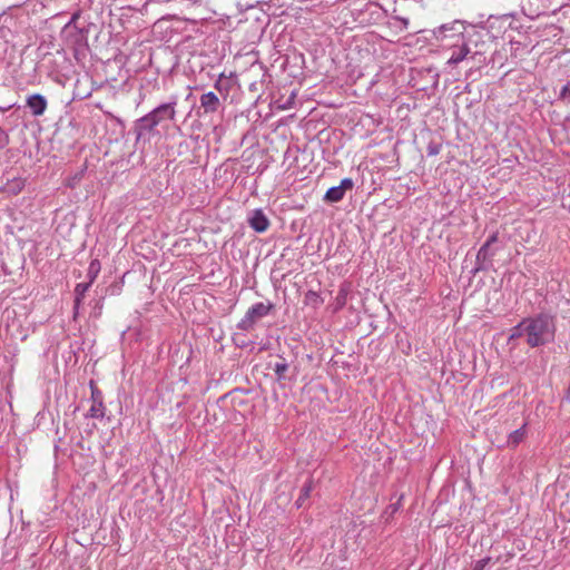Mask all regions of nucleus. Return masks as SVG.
<instances>
[{
	"instance_id": "f257e3e1",
	"label": "nucleus",
	"mask_w": 570,
	"mask_h": 570,
	"mask_svg": "<svg viewBox=\"0 0 570 570\" xmlns=\"http://www.w3.org/2000/svg\"><path fill=\"white\" fill-rule=\"evenodd\" d=\"M484 33L481 30L470 27L469 33L463 39L449 43V49L452 50L450 58L446 61L448 66H458L465 59L478 60L481 62L480 57L483 56V47L485 45Z\"/></svg>"
},
{
	"instance_id": "f03ea898",
	"label": "nucleus",
	"mask_w": 570,
	"mask_h": 570,
	"mask_svg": "<svg viewBox=\"0 0 570 570\" xmlns=\"http://www.w3.org/2000/svg\"><path fill=\"white\" fill-rule=\"evenodd\" d=\"M525 342L534 348L544 346L554 341L556 322L549 313H539L533 316L524 317Z\"/></svg>"
},
{
	"instance_id": "7ed1b4c3",
	"label": "nucleus",
	"mask_w": 570,
	"mask_h": 570,
	"mask_svg": "<svg viewBox=\"0 0 570 570\" xmlns=\"http://www.w3.org/2000/svg\"><path fill=\"white\" fill-rule=\"evenodd\" d=\"M466 22L463 20H453L443 23L432 30V37L440 42L443 48H449L450 42L460 41L469 33Z\"/></svg>"
},
{
	"instance_id": "20e7f679",
	"label": "nucleus",
	"mask_w": 570,
	"mask_h": 570,
	"mask_svg": "<svg viewBox=\"0 0 570 570\" xmlns=\"http://www.w3.org/2000/svg\"><path fill=\"white\" fill-rule=\"evenodd\" d=\"M499 242V233L494 232L492 233L485 243L480 247L475 265L473 269L471 271L472 275H476L480 272H487L492 268L493 266V257L497 255V253L500 250V246H497Z\"/></svg>"
},
{
	"instance_id": "39448f33",
	"label": "nucleus",
	"mask_w": 570,
	"mask_h": 570,
	"mask_svg": "<svg viewBox=\"0 0 570 570\" xmlns=\"http://www.w3.org/2000/svg\"><path fill=\"white\" fill-rule=\"evenodd\" d=\"M273 304L255 303L246 312L245 316L238 322L237 328L240 331H250L254 328L255 323L267 316L273 308Z\"/></svg>"
},
{
	"instance_id": "423d86ee",
	"label": "nucleus",
	"mask_w": 570,
	"mask_h": 570,
	"mask_svg": "<svg viewBox=\"0 0 570 570\" xmlns=\"http://www.w3.org/2000/svg\"><path fill=\"white\" fill-rule=\"evenodd\" d=\"M178 99L176 96H171L168 102H164L155 107L148 114L153 117L156 124L161 125L167 120H175L176 118V107Z\"/></svg>"
},
{
	"instance_id": "0eeeda50",
	"label": "nucleus",
	"mask_w": 570,
	"mask_h": 570,
	"mask_svg": "<svg viewBox=\"0 0 570 570\" xmlns=\"http://www.w3.org/2000/svg\"><path fill=\"white\" fill-rule=\"evenodd\" d=\"M158 124L153 119L149 114L138 118L134 122L132 131L136 137V142L149 139V136L156 131Z\"/></svg>"
},
{
	"instance_id": "6e6552de",
	"label": "nucleus",
	"mask_w": 570,
	"mask_h": 570,
	"mask_svg": "<svg viewBox=\"0 0 570 570\" xmlns=\"http://www.w3.org/2000/svg\"><path fill=\"white\" fill-rule=\"evenodd\" d=\"M354 187V181L352 178H344L341 180L340 185L333 186L327 189V191L324 195V202L325 203H338L341 202L347 190H352Z\"/></svg>"
},
{
	"instance_id": "1a4fd4ad",
	"label": "nucleus",
	"mask_w": 570,
	"mask_h": 570,
	"mask_svg": "<svg viewBox=\"0 0 570 570\" xmlns=\"http://www.w3.org/2000/svg\"><path fill=\"white\" fill-rule=\"evenodd\" d=\"M26 106L31 110L35 117H39L45 114L48 102L45 96L33 94L27 97Z\"/></svg>"
},
{
	"instance_id": "9d476101",
	"label": "nucleus",
	"mask_w": 570,
	"mask_h": 570,
	"mask_svg": "<svg viewBox=\"0 0 570 570\" xmlns=\"http://www.w3.org/2000/svg\"><path fill=\"white\" fill-rule=\"evenodd\" d=\"M199 102L200 109L204 110V114H214L218 111L222 105L218 96L213 91L203 94L200 96Z\"/></svg>"
},
{
	"instance_id": "9b49d317",
	"label": "nucleus",
	"mask_w": 570,
	"mask_h": 570,
	"mask_svg": "<svg viewBox=\"0 0 570 570\" xmlns=\"http://www.w3.org/2000/svg\"><path fill=\"white\" fill-rule=\"evenodd\" d=\"M248 224L256 233H264L269 227V220L262 209L252 212Z\"/></svg>"
},
{
	"instance_id": "f8f14e48",
	"label": "nucleus",
	"mask_w": 570,
	"mask_h": 570,
	"mask_svg": "<svg viewBox=\"0 0 570 570\" xmlns=\"http://www.w3.org/2000/svg\"><path fill=\"white\" fill-rule=\"evenodd\" d=\"M527 424L524 423L521 428L512 431L508 435L507 445L509 448H515L518 446L525 438L527 434Z\"/></svg>"
},
{
	"instance_id": "ddd939ff",
	"label": "nucleus",
	"mask_w": 570,
	"mask_h": 570,
	"mask_svg": "<svg viewBox=\"0 0 570 570\" xmlns=\"http://www.w3.org/2000/svg\"><path fill=\"white\" fill-rule=\"evenodd\" d=\"M91 286V281L87 283H78L75 287V309L80 307L81 301L85 297L86 292Z\"/></svg>"
},
{
	"instance_id": "4468645a",
	"label": "nucleus",
	"mask_w": 570,
	"mask_h": 570,
	"mask_svg": "<svg viewBox=\"0 0 570 570\" xmlns=\"http://www.w3.org/2000/svg\"><path fill=\"white\" fill-rule=\"evenodd\" d=\"M105 416V405L104 402H91V406L86 414V417L91 419H102Z\"/></svg>"
},
{
	"instance_id": "2eb2a0df",
	"label": "nucleus",
	"mask_w": 570,
	"mask_h": 570,
	"mask_svg": "<svg viewBox=\"0 0 570 570\" xmlns=\"http://www.w3.org/2000/svg\"><path fill=\"white\" fill-rule=\"evenodd\" d=\"M524 336L525 337V324H524V318L519 323L517 324L515 326H513L510 331V335L508 337V343H511L512 341L517 340V338H520Z\"/></svg>"
},
{
	"instance_id": "dca6fc26",
	"label": "nucleus",
	"mask_w": 570,
	"mask_h": 570,
	"mask_svg": "<svg viewBox=\"0 0 570 570\" xmlns=\"http://www.w3.org/2000/svg\"><path fill=\"white\" fill-rule=\"evenodd\" d=\"M281 362L275 363L273 370L278 381L285 379V373L288 370V364L284 357L279 356Z\"/></svg>"
},
{
	"instance_id": "f3484780",
	"label": "nucleus",
	"mask_w": 570,
	"mask_h": 570,
	"mask_svg": "<svg viewBox=\"0 0 570 570\" xmlns=\"http://www.w3.org/2000/svg\"><path fill=\"white\" fill-rule=\"evenodd\" d=\"M312 482H306L303 488L301 489V493H299V497L298 499L296 500V505L297 508H301L303 505V502L309 498L311 495V492H312Z\"/></svg>"
},
{
	"instance_id": "a211bd4d",
	"label": "nucleus",
	"mask_w": 570,
	"mask_h": 570,
	"mask_svg": "<svg viewBox=\"0 0 570 570\" xmlns=\"http://www.w3.org/2000/svg\"><path fill=\"white\" fill-rule=\"evenodd\" d=\"M313 3L311 7H306V10L313 11V12H323L325 9H327L331 3L328 1L321 0L320 2H315L316 0H311Z\"/></svg>"
},
{
	"instance_id": "6ab92c4d",
	"label": "nucleus",
	"mask_w": 570,
	"mask_h": 570,
	"mask_svg": "<svg viewBox=\"0 0 570 570\" xmlns=\"http://www.w3.org/2000/svg\"><path fill=\"white\" fill-rule=\"evenodd\" d=\"M99 271H100V263L97 259L92 261L90 263V266H89V269H88V275L90 277L89 281H91V283L97 277Z\"/></svg>"
},
{
	"instance_id": "aec40b11",
	"label": "nucleus",
	"mask_w": 570,
	"mask_h": 570,
	"mask_svg": "<svg viewBox=\"0 0 570 570\" xmlns=\"http://www.w3.org/2000/svg\"><path fill=\"white\" fill-rule=\"evenodd\" d=\"M442 145L435 141H430L426 147L428 156H436L440 154Z\"/></svg>"
},
{
	"instance_id": "412c9836",
	"label": "nucleus",
	"mask_w": 570,
	"mask_h": 570,
	"mask_svg": "<svg viewBox=\"0 0 570 570\" xmlns=\"http://www.w3.org/2000/svg\"><path fill=\"white\" fill-rule=\"evenodd\" d=\"M90 389H91V402H104L102 401V393L101 391L94 384V382H90Z\"/></svg>"
},
{
	"instance_id": "4be33fe9",
	"label": "nucleus",
	"mask_w": 570,
	"mask_h": 570,
	"mask_svg": "<svg viewBox=\"0 0 570 570\" xmlns=\"http://www.w3.org/2000/svg\"><path fill=\"white\" fill-rule=\"evenodd\" d=\"M560 99L570 104V81H568L560 91Z\"/></svg>"
},
{
	"instance_id": "5701e85b",
	"label": "nucleus",
	"mask_w": 570,
	"mask_h": 570,
	"mask_svg": "<svg viewBox=\"0 0 570 570\" xmlns=\"http://www.w3.org/2000/svg\"><path fill=\"white\" fill-rule=\"evenodd\" d=\"M490 560L489 557L478 560L472 570H484Z\"/></svg>"
},
{
	"instance_id": "b1692460",
	"label": "nucleus",
	"mask_w": 570,
	"mask_h": 570,
	"mask_svg": "<svg viewBox=\"0 0 570 570\" xmlns=\"http://www.w3.org/2000/svg\"><path fill=\"white\" fill-rule=\"evenodd\" d=\"M215 88L218 90V91H227V87L225 86L224 83V75L222 73L218 78V80L215 82Z\"/></svg>"
},
{
	"instance_id": "393cba45",
	"label": "nucleus",
	"mask_w": 570,
	"mask_h": 570,
	"mask_svg": "<svg viewBox=\"0 0 570 570\" xmlns=\"http://www.w3.org/2000/svg\"><path fill=\"white\" fill-rule=\"evenodd\" d=\"M8 142V135L3 128L0 127V148H3Z\"/></svg>"
},
{
	"instance_id": "a878e982",
	"label": "nucleus",
	"mask_w": 570,
	"mask_h": 570,
	"mask_svg": "<svg viewBox=\"0 0 570 570\" xmlns=\"http://www.w3.org/2000/svg\"><path fill=\"white\" fill-rule=\"evenodd\" d=\"M397 20L402 22L404 29L407 28V26H409V19L407 18L399 17Z\"/></svg>"
},
{
	"instance_id": "bb28decb",
	"label": "nucleus",
	"mask_w": 570,
	"mask_h": 570,
	"mask_svg": "<svg viewBox=\"0 0 570 570\" xmlns=\"http://www.w3.org/2000/svg\"><path fill=\"white\" fill-rule=\"evenodd\" d=\"M345 297H346L345 292L340 291L338 296H337V299H338L340 302L344 303V302H345Z\"/></svg>"
},
{
	"instance_id": "cd10ccee",
	"label": "nucleus",
	"mask_w": 570,
	"mask_h": 570,
	"mask_svg": "<svg viewBox=\"0 0 570 570\" xmlns=\"http://www.w3.org/2000/svg\"><path fill=\"white\" fill-rule=\"evenodd\" d=\"M390 508L392 509V512H395L397 510V505L396 504H393Z\"/></svg>"
},
{
	"instance_id": "c85d7f7f",
	"label": "nucleus",
	"mask_w": 570,
	"mask_h": 570,
	"mask_svg": "<svg viewBox=\"0 0 570 570\" xmlns=\"http://www.w3.org/2000/svg\"><path fill=\"white\" fill-rule=\"evenodd\" d=\"M9 109H10V107H6V108L0 107V111H7Z\"/></svg>"
},
{
	"instance_id": "c756f323",
	"label": "nucleus",
	"mask_w": 570,
	"mask_h": 570,
	"mask_svg": "<svg viewBox=\"0 0 570 570\" xmlns=\"http://www.w3.org/2000/svg\"><path fill=\"white\" fill-rule=\"evenodd\" d=\"M78 311H79V308H78V309H75V308H73V316H75V317L78 315Z\"/></svg>"
}]
</instances>
